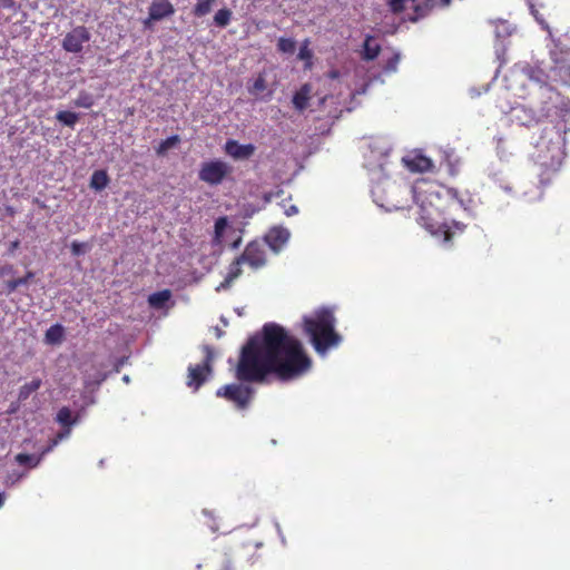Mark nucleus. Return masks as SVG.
Wrapping results in <instances>:
<instances>
[{"label": "nucleus", "instance_id": "nucleus-1", "mask_svg": "<svg viewBox=\"0 0 570 570\" xmlns=\"http://www.w3.org/2000/svg\"><path fill=\"white\" fill-rule=\"evenodd\" d=\"M311 365L298 338L277 323H265L262 334L242 347L236 377L240 382H262L274 374L281 381H291L308 372Z\"/></svg>", "mask_w": 570, "mask_h": 570}, {"label": "nucleus", "instance_id": "nucleus-2", "mask_svg": "<svg viewBox=\"0 0 570 570\" xmlns=\"http://www.w3.org/2000/svg\"><path fill=\"white\" fill-rule=\"evenodd\" d=\"M410 191L419 207V224L433 236L442 238L445 245H452L455 238L465 233L464 223L451 220L449 224L444 215L453 204L469 210L472 205L470 195H461L455 189L428 178L416 179Z\"/></svg>", "mask_w": 570, "mask_h": 570}, {"label": "nucleus", "instance_id": "nucleus-3", "mask_svg": "<svg viewBox=\"0 0 570 570\" xmlns=\"http://www.w3.org/2000/svg\"><path fill=\"white\" fill-rule=\"evenodd\" d=\"M335 322L333 312L326 307L303 317V331L308 335L318 354L327 353L341 342L340 335L335 332Z\"/></svg>", "mask_w": 570, "mask_h": 570}, {"label": "nucleus", "instance_id": "nucleus-4", "mask_svg": "<svg viewBox=\"0 0 570 570\" xmlns=\"http://www.w3.org/2000/svg\"><path fill=\"white\" fill-rule=\"evenodd\" d=\"M528 85L522 86L524 94L520 97L528 100V106L535 108L540 116H548L558 109L562 96L542 78V69H525Z\"/></svg>", "mask_w": 570, "mask_h": 570}, {"label": "nucleus", "instance_id": "nucleus-5", "mask_svg": "<svg viewBox=\"0 0 570 570\" xmlns=\"http://www.w3.org/2000/svg\"><path fill=\"white\" fill-rule=\"evenodd\" d=\"M552 61L549 72L542 71V78L548 82H554L562 86L570 83V41L559 37L556 41L554 49L550 51Z\"/></svg>", "mask_w": 570, "mask_h": 570}, {"label": "nucleus", "instance_id": "nucleus-6", "mask_svg": "<svg viewBox=\"0 0 570 570\" xmlns=\"http://www.w3.org/2000/svg\"><path fill=\"white\" fill-rule=\"evenodd\" d=\"M233 174V167L224 160L203 161L198 171V178L207 185L217 186Z\"/></svg>", "mask_w": 570, "mask_h": 570}, {"label": "nucleus", "instance_id": "nucleus-7", "mask_svg": "<svg viewBox=\"0 0 570 570\" xmlns=\"http://www.w3.org/2000/svg\"><path fill=\"white\" fill-rule=\"evenodd\" d=\"M255 391L253 387L242 383H234L222 386L216 395L233 402L238 410H245L252 402Z\"/></svg>", "mask_w": 570, "mask_h": 570}, {"label": "nucleus", "instance_id": "nucleus-8", "mask_svg": "<svg viewBox=\"0 0 570 570\" xmlns=\"http://www.w3.org/2000/svg\"><path fill=\"white\" fill-rule=\"evenodd\" d=\"M205 358L200 364L189 365L187 368V381L186 385L188 387H193L195 391L202 386V384L213 373V366L210 365L214 360L213 350L208 346H205Z\"/></svg>", "mask_w": 570, "mask_h": 570}, {"label": "nucleus", "instance_id": "nucleus-9", "mask_svg": "<svg viewBox=\"0 0 570 570\" xmlns=\"http://www.w3.org/2000/svg\"><path fill=\"white\" fill-rule=\"evenodd\" d=\"M90 40V33L83 26L73 28L70 32L66 33L62 40V48L67 52H81L83 45Z\"/></svg>", "mask_w": 570, "mask_h": 570}, {"label": "nucleus", "instance_id": "nucleus-10", "mask_svg": "<svg viewBox=\"0 0 570 570\" xmlns=\"http://www.w3.org/2000/svg\"><path fill=\"white\" fill-rule=\"evenodd\" d=\"M238 257L240 262L254 269L262 268L266 263L264 247L258 242L247 244Z\"/></svg>", "mask_w": 570, "mask_h": 570}, {"label": "nucleus", "instance_id": "nucleus-11", "mask_svg": "<svg viewBox=\"0 0 570 570\" xmlns=\"http://www.w3.org/2000/svg\"><path fill=\"white\" fill-rule=\"evenodd\" d=\"M176 10L169 0H154L148 7V17L144 20L145 28L149 27L151 21H160L167 17H173Z\"/></svg>", "mask_w": 570, "mask_h": 570}, {"label": "nucleus", "instance_id": "nucleus-12", "mask_svg": "<svg viewBox=\"0 0 570 570\" xmlns=\"http://www.w3.org/2000/svg\"><path fill=\"white\" fill-rule=\"evenodd\" d=\"M512 112V120L519 124L520 126H535L539 121L547 118L548 116H540V112L535 108H531L529 105L528 107H523L521 105L520 107H513L511 109Z\"/></svg>", "mask_w": 570, "mask_h": 570}, {"label": "nucleus", "instance_id": "nucleus-13", "mask_svg": "<svg viewBox=\"0 0 570 570\" xmlns=\"http://www.w3.org/2000/svg\"><path fill=\"white\" fill-rule=\"evenodd\" d=\"M226 155L235 160H246L254 156L256 147L254 144H239L238 140H227L224 146Z\"/></svg>", "mask_w": 570, "mask_h": 570}, {"label": "nucleus", "instance_id": "nucleus-14", "mask_svg": "<svg viewBox=\"0 0 570 570\" xmlns=\"http://www.w3.org/2000/svg\"><path fill=\"white\" fill-rule=\"evenodd\" d=\"M291 233L282 227H275L267 233V244L272 249L279 250L288 242Z\"/></svg>", "mask_w": 570, "mask_h": 570}, {"label": "nucleus", "instance_id": "nucleus-15", "mask_svg": "<svg viewBox=\"0 0 570 570\" xmlns=\"http://www.w3.org/2000/svg\"><path fill=\"white\" fill-rule=\"evenodd\" d=\"M312 96V86L309 83H305L301 86L298 90L293 96V106L298 111H303L308 108L309 100Z\"/></svg>", "mask_w": 570, "mask_h": 570}, {"label": "nucleus", "instance_id": "nucleus-16", "mask_svg": "<svg viewBox=\"0 0 570 570\" xmlns=\"http://www.w3.org/2000/svg\"><path fill=\"white\" fill-rule=\"evenodd\" d=\"M380 51L381 47L379 43L374 42V37L372 35H367L365 41H363V60H374L379 56Z\"/></svg>", "mask_w": 570, "mask_h": 570}, {"label": "nucleus", "instance_id": "nucleus-17", "mask_svg": "<svg viewBox=\"0 0 570 570\" xmlns=\"http://www.w3.org/2000/svg\"><path fill=\"white\" fill-rule=\"evenodd\" d=\"M407 166L412 171L424 173L432 169L433 163L430 158L419 155L407 160Z\"/></svg>", "mask_w": 570, "mask_h": 570}, {"label": "nucleus", "instance_id": "nucleus-18", "mask_svg": "<svg viewBox=\"0 0 570 570\" xmlns=\"http://www.w3.org/2000/svg\"><path fill=\"white\" fill-rule=\"evenodd\" d=\"M173 293L169 289L165 288L163 291H158L154 294H150L148 296V304L149 306L155 308H163Z\"/></svg>", "mask_w": 570, "mask_h": 570}, {"label": "nucleus", "instance_id": "nucleus-19", "mask_svg": "<svg viewBox=\"0 0 570 570\" xmlns=\"http://www.w3.org/2000/svg\"><path fill=\"white\" fill-rule=\"evenodd\" d=\"M63 335H65L63 326L60 323H56V324L51 325L46 331L45 338H46V342L49 344H59L62 342Z\"/></svg>", "mask_w": 570, "mask_h": 570}, {"label": "nucleus", "instance_id": "nucleus-20", "mask_svg": "<svg viewBox=\"0 0 570 570\" xmlns=\"http://www.w3.org/2000/svg\"><path fill=\"white\" fill-rule=\"evenodd\" d=\"M109 183V177L105 170H96L92 173L89 181L90 188L94 190H104Z\"/></svg>", "mask_w": 570, "mask_h": 570}, {"label": "nucleus", "instance_id": "nucleus-21", "mask_svg": "<svg viewBox=\"0 0 570 570\" xmlns=\"http://www.w3.org/2000/svg\"><path fill=\"white\" fill-rule=\"evenodd\" d=\"M42 381L39 377L32 379L30 382L21 386L18 392V400L26 401L30 394L35 393L41 387Z\"/></svg>", "mask_w": 570, "mask_h": 570}, {"label": "nucleus", "instance_id": "nucleus-22", "mask_svg": "<svg viewBox=\"0 0 570 570\" xmlns=\"http://www.w3.org/2000/svg\"><path fill=\"white\" fill-rule=\"evenodd\" d=\"M56 421L67 429V433H69L71 425L77 422V420L72 419L71 411L66 406L56 414Z\"/></svg>", "mask_w": 570, "mask_h": 570}, {"label": "nucleus", "instance_id": "nucleus-23", "mask_svg": "<svg viewBox=\"0 0 570 570\" xmlns=\"http://www.w3.org/2000/svg\"><path fill=\"white\" fill-rule=\"evenodd\" d=\"M216 0H197L193 9V14L196 17H205L207 16L215 4Z\"/></svg>", "mask_w": 570, "mask_h": 570}, {"label": "nucleus", "instance_id": "nucleus-24", "mask_svg": "<svg viewBox=\"0 0 570 570\" xmlns=\"http://www.w3.org/2000/svg\"><path fill=\"white\" fill-rule=\"evenodd\" d=\"M56 120L65 124L66 126L73 127L75 124L79 120V116L73 111L61 110L56 114Z\"/></svg>", "mask_w": 570, "mask_h": 570}, {"label": "nucleus", "instance_id": "nucleus-25", "mask_svg": "<svg viewBox=\"0 0 570 570\" xmlns=\"http://www.w3.org/2000/svg\"><path fill=\"white\" fill-rule=\"evenodd\" d=\"M233 12L226 8H223L214 16V21L217 27L225 28L230 23Z\"/></svg>", "mask_w": 570, "mask_h": 570}, {"label": "nucleus", "instance_id": "nucleus-26", "mask_svg": "<svg viewBox=\"0 0 570 570\" xmlns=\"http://www.w3.org/2000/svg\"><path fill=\"white\" fill-rule=\"evenodd\" d=\"M554 176H556L554 169L547 167L541 171L540 179H539L541 190H540L539 197H542L543 189L551 184Z\"/></svg>", "mask_w": 570, "mask_h": 570}, {"label": "nucleus", "instance_id": "nucleus-27", "mask_svg": "<svg viewBox=\"0 0 570 570\" xmlns=\"http://www.w3.org/2000/svg\"><path fill=\"white\" fill-rule=\"evenodd\" d=\"M180 141L178 135H174L163 140L157 147L156 151L158 156H164L169 148L175 147Z\"/></svg>", "mask_w": 570, "mask_h": 570}, {"label": "nucleus", "instance_id": "nucleus-28", "mask_svg": "<svg viewBox=\"0 0 570 570\" xmlns=\"http://www.w3.org/2000/svg\"><path fill=\"white\" fill-rule=\"evenodd\" d=\"M242 265H245L240 262V258L237 257L229 267V272H227L225 283L234 282L242 274Z\"/></svg>", "mask_w": 570, "mask_h": 570}, {"label": "nucleus", "instance_id": "nucleus-29", "mask_svg": "<svg viewBox=\"0 0 570 570\" xmlns=\"http://www.w3.org/2000/svg\"><path fill=\"white\" fill-rule=\"evenodd\" d=\"M277 50L279 52L294 53L296 50V42L292 38L281 37L277 41Z\"/></svg>", "mask_w": 570, "mask_h": 570}, {"label": "nucleus", "instance_id": "nucleus-30", "mask_svg": "<svg viewBox=\"0 0 570 570\" xmlns=\"http://www.w3.org/2000/svg\"><path fill=\"white\" fill-rule=\"evenodd\" d=\"M14 460L20 465H28L30 468H36L39 465V458L28 453H18L14 456Z\"/></svg>", "mask_w": 570, "mask_h": 570}, {"label": "nucleus", "instance_id": "nucleus-31", "mask_svg": "<svg viewBox=\"0 0 570 570\" xmlns=\"http://www.w3.org/2000/svg\"><path fill=\"white\" fill-rule=\"evenodd\" d=\"M409 0H389V7L392 13L399 14L405 10ZM415 1V0H411Z\"/></svg>", "mask_w": 570, "mask_h": 570}, {"label": "nucleus", "instance_id": "nucleus-32", "mask_svg": "<svg viewBox=\"0 0 570 570\" xmlns=\"http://www.w3.org/2000/svg\"><path fill=\"white\" fill-rule=\"evenodd\" d=\"M312 57H313V52L308 48V41H305V43L301 47V49L298 51V59L306 60L307 66L309 67L312 65L311 63Z\"/></svg>", "mask_w": 570, "mask_h": 570}, {"label": "nucleus", "instance_id": "nucleus-33", "mask_svg": "<svg viewBox=\"0 0 570 570\" xmlns=\"http://www.w3.org/2000/svg\"><path fill=\"white\" fill-rule=\"evenodd\" d=\"M88 249V246L86 243H79L77 240H73L70 245V250L73 256H80L86 253Z\"/></svg>", "mask_w": 570, "mask_h": 570}, {"label": "nucleus", "instance_id": "nucleus-34", "mask_svg": "<svg viewBox=\"0 0 570 570\" xmlns=\"http://www.w3.org/2000/svg\"><path fill=\"white\" fill-rule=\"evenodd\" d=\"M35 277L33 271H27L22 277L16 278L18 286H27Z\"/></svg>", "mask_w": 570, "mask_h": 570}, {"label": "nucleus", "instance_id": "nucleus-35", "mask_svg": "<svg viewBox=\"0 0 570 570\" xmlns=\"http://www.w3.org/2000/svg\"><path fill=\"white\" fill-rule=\"evenodd\" d=\"M19 287L16 278L14 279H10V281H7L3 283V289H2V293L7 294V295H10L11 293H13L17 288Z\"/></svg>", "mask_w": 570, "mask_h": 570}, {"label": "nucleus", "instance_id": "nucleus-36", "mask_svg": "<svg viewBox=\"0 0 570 570\" xmlns=\"http://www.w3.org/2000/svg\"><path fill=\"white\" fill-rule=\"evenodd\" d=\"M399 53H394L386 62L385 70L395 71L399 63Z\"/></svg>", "mask_w": 570, "mask_h": 570}, {"label": "nucleus", "instance_id": "nucleus-37", "mask_svg": "<svg viewBox=\"0 0 570 570\" xmlns=\"http://www.w3.org/2000/svg\"><path fill=\"white\" fill-rule=\"evenodd\" d=\"M266 88V85H265V79L259 76L255 81H254V85H253V88L250 89L252 92H258V91H264Z\"/></svg>", "mask_w": 570, "mask_h": 570}, {"label": "nucleus", "instance_id": "nucleus-38", "mask_svg": "<svg viewBox=\"0 0 570 570\" xmlns=\"http://www.w3.org/2000/svg\"><path fill=\"white\" fill-rule=\"evenodd\" d=\"M225 225H226V218L219 217L215 223L216 233H220L224 229Z\"/></svg>", "mask_w": 570, "mask_h": 570}, {"label": "nucleus", "instance_id": "nucleus-39", "mask_svg": "<svg viewBox=\"0 0 570 570\" xmlns=\"http://www.w3.org/2000/svg\"><path fill=\"white\" fill-rule=\"evenodd\" d=\"M203 513H204L205 517H208V518L213 519V523H208V527L210 529H213L214 531H216L218 529V525L215 522L213 512H208L207 510H203Z\"/></svg>", "mask_w": 570, "mask_h": 570}, {"label": "nucleus", "instance_id": "nucleus-40", "mask_svg": "<svg viewBox=\"0 0 570 570\" xmlns=\"http://www.w3.org/2000/svg\"><path fill=\"white\" fill-rule=\"evenodd\" d=\"M297 213H298V209L295 205H291L284 209V215H286V216H293Z\"/></svg>", "mask_w": 570, "mask_h": 570}, {"label": "nucleus", "instance_id": "nucleus-41", "mask_svg": "<svg viewBox=\"0 0 570 570\" xmlns=\"http://www.w3.org/2000/svg\"><path fill=\"white\" fill-rule=\"evenodd\" d=\"M12 273H13V267L11 265H6V266L1 267V269H0L1 275L12 274Z\"/></svg>", "mask_w": 570, "mask_h": 570}, {"label": "nucleus", "instance_id": "nucleus-42", "mask_svg": "<svg viewBox=\"0 0 570 570\" xmlns=\"http://www.w3.org/2000/svg\"><path fill=\"white\" fill-rule=\"evenodd\" d=\"M4 503V494L0 492V508L3 505Z\"/></svg>", "mask_w": 570, "mask_h": 570}, {"label": "nucleus", "instance_id": "nucleus-43", "mask_svg": "<svg viewBox=\"0 0 570 570\" xmlns=\"http://www.w3.org/2000/svg\"><path fill=\"white\" fill-rule=\"evenodd\" d=\"M80 106H83L85 108H89L91 106L90 102H86V104H80Z\"/></svg>", "mask_w": 570, "mask_h": 570}, {"label": "nucleus", "instance_id": "nucleus-44", "mask_svg": "<svg viewBox=\"0 0 570 570\" xmlns=\"http://www.w3.org/2000/svg\"><path fill=\"white\" fill-rule=\"evenodd\" d=\"M450 1H451V0H442V3H443L444 6H449V4H450Z\"/></svg>", "mask_w": 570, "mask_h": 570}, {"label": "nucleus", "instance_id": "nucleus-45", "mask_svg": "<svg viewBox=\"0 0 570 570\" xmlns=\"http://www.w3.org/2000/svg\"><path fill=\"white\" fill-rule=\"evenodd\" d=\"M17 246H18V242H14V243L12 244V248H16Z\"/></svg>", "mask_w": 570, "mask_h": 570}, {"label": "nucleus", "instance_id": "nucleus-46", "mask_svg": "<svg viewBox=\"0 0 570 570\" xmlns=\"http://www.w3.org/2000/svg\"><path fill=\"white\" fill-rule=\"evenodd\" d=\"M518 75L515 73V71H512L511 72V77H517Z\"/></svg>", "mask_w": 570, "mask_h": 570}]
</instances>
